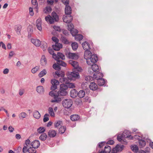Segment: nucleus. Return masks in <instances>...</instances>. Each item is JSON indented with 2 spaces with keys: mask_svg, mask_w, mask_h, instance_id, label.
I'll list each match as a JSON object with an SVG mask.
<instances>
[{
  "mask_svg": "<svg viewBox=\"0 0 153 153\" xmlns=\"http://www.w3.org/2000/svg\"><path fill=\"white\" fill-rule=\"evenodd\" d=\"M69 63L72 65L74 68L72 69V72L68 71L67 73V75L69 77L68 78H79L80 76L78 72H82V70L81 67L79 66L78 62L75 61L70 60Z\"/></svg>",
  "mask_w": 153,
  "mask_h": 153,
  "instance_id": "obj_1",
  "label": "nucleus"
},
{
  "mask_svg": "<svg viewBox=\"0 0 153 153\" xmlns=\"http://www.w3.org/2000/svg\"><path fill=\"white\" fill-rule=\"evenodd\" d=\"M99 71H98L95 72H93L92 74H93V76H87L85 77V80L87 81H91V79H98L102 78L103 76V74L102 73H101Z\"/></svg>",
  "mask_w": 153,
  "mask_h": 153,
  "instance_id": "obj_2",
  "label": "nucleus"
},
{
  "mask_svg": "<svg viewBox=\"0 0 153 153\" xmlns=\"http://www.w3.org/2000/svg\"><path fill=\"white\" fill-rule=\"evenodd\" d=\"M56 91L52 90L49 93V95L52 97H53L54 99L51 100V102L52 103H59L62 100L61 98L59 97V96L57 93H55Z\"/></svg>",
  "mask_w": 153,
  "mask_h": 153,
  "instance_id": "obj_3",
  "label": "nucleus"
},
{
  "mask_svg": "<svg viewBox=\"0 0 153 153\" xmlns=\"http://www.w3.org/2000/svg\"><path fill=\"white\" fill-rule=\"evenodd\" d=\"M67 86L66 85L62 84L60 85L59 90L57 92V94L59 96H66L68 92L67 91Z\"/></svg>",
  "mask_w": 153,
  "mask_h": 153,
  "instance_id": "obj_4",
  "label": "nucleus"
},
{
  "mask_svg": "<svg viewBox=\"0 0 153 153\" xmlns=\"http://www.w3.org/2000/svg\"><path fill=\"white\" fill-rule=\"evenodd\" d=\"M73 101L71 99H67L63 101L62 104L63 107L67 108H69L73 104Z\"/></svg>",
  "mask_w": 153,
  "mask_h": 153,
  "instance_id": "obj_5",
  "label": "nucleus"
},
{
  "mask_svg": "<svg viewBox=\"0 0 153 153\" xmlns=\"http://www.w3.org/2000/svg\"><path fill=\"white\" fill-rule=\"evenodd\" d=\"M51 83L52 85L51 87V89L52 90H55L57 88V86L59 85V82L56 79H53L51 80Z\"/></svg>",
  "mask_w": 153,
  "mask_h": 153,
  "instance_id": "obj_6",
  "label": "nucleus"
},
{
  "mask_svg": "<svg viewBox=\"0 0 153 153\" xmlns=\"http://www.w3.org/2000/svg\"><path fill=\"white\" fill-rule=\"evenodd\" d=\"M66 16H64L62 19L64 22L66 23H70L73 20V17L71 14H66Z\"/></svg>",
  "mask_w": 153,
  "mask_h": 153,
  "instance_id": "obj_7",
  "label": "nucleus"
},
{
  "mask_svg": "<svg viewBox=\"0 0 153 153\" xmlns=\"http://www.w3.org/2000/svg\"><path fill=\"white\" fill-rule=\"evenodd\" d=\"M65 54L66 57L69 59H78L79 57L78 55L75 53H66Z\"/></svg>",
  "mask_w": 153,
  "mask_h": 153,
  "instance_id": "obj_8",
  "label": "nucleus"
},
{
  "mask_svg": "<svg viewBox=\"0 0 153 153\" xmlns=\"http://www.w3.org/2000/svg\"><path fill=\"white\" fill-rule=\"evenodd\" d=\"M122 134L125 138H129L130 140L133 139V137L131 135V132L128 130L125 131Z\"/></svg>",
  "mask_w": 153,
  "mask_h": 153,
  "instance_id": "obj_9",
  "label": "nucleus"
},
{
  "mask_svg": "<svg viewBox=\"0 0 153 153\" xmlns=\"http://www.w3.org/2000/svg\"><path fill=\"white\" fill-rule=\"evenodd\" d=\"M52 48L54 51H58L62 48V45L60 43H55L52 45Z\"/></svg>",
  "mask_w": 153,
  "mask_h": 153,
  "instance_id": "obj_10",
  "label": "nucleus"
},
{
  "mask_svg": "<svg viewBox=\"0 0 153 153\" xmlns=\"http://www.w3.org/2000/svg\"><path fill=\"white\" fill-rule=\"evenodd\" d=\"M117 138L119 142H121L122 143L124 144H127V142L126 141H125V138L124 137L123 135L122 134H121L118 135L117 137Z\"/></svg>",
  "mask_w": 153,
  "mask_h": 153,
  "instance_id": "obj_11",
  "label": "nucleus"
},
{
  "mask_svg": "<svg viewBox=\"0 0 153 153\" xmlns=\"http://www.w3.org/2000/svg\"><path fill=\"white\" fill-rule=\"evenodd\" d=\"M66 75L67 76V77H64V76L61 77L59 79V81L61 82H64L66 84L67 83V82H68V80L69 79V80H74L75 78H72L71 79V78H68V76L67 75V73L66 74Z\"/></svg>",
  "mask_w": 153,
  "mask_h": 153,
  "instance_id": "obj_12",
  "label": "nucleus"
},
{
  "mask_svg": "<svg viewBox=\"0 0 153 153\" xmlns=\"http://www.w3.org/2000/svg\"><path fill=\"white\" fill-rule=\"evenodd\" d=\"M55 59L56 61V63L59 65L63 67H65L66 66L67 64L66 63L63 61L60 60L58 57H57V58H56Z\"/></svg>",
  "mask_w": 153,
  "mask_h": 153,
  "instance_id": "obj_13",
  "label": "nucleus"
},
{
  "mask_svg": "<svg viewBox=\"0 0 153 153\" xmlns=\"http://www.w3.org/2000/svg\"><path fill=\"white\" fill-rule=\"evenodd\" d=\"M56 134V131L53 129L50 130L48 132V135L50 138L55 137Z\"/></svg>",
  "mask_w": 153,
  "mask_h": 153,
  "instance_id": "obj_14",
  "label": "nucleus"
},
{
  "mask_svg": "<svg viewBox=\"0 0 153 153\" xmlns=\"http://www.w3.org/2000/svg\"><path fill=\"white\" fill-rule=\"evenodd\" d=\"M90 61L93 63H96L98 60V57L97 54H93L89 58Z\"/></svg>",
  "mask_w": 153,
  "mask_h": 153,
  "instance_id": "obj_15",
  "label": "nucleus"
},
{
  "mask_svg": "<svg viewBox=\"0 0 153 153\" xmlns=\"http://www.w3.org/2000/svg\"><path fill=\"white\" fill-rule=\"evenodd\" d=\"M31 145L34 148H38L40 145V143L38 140H36L33 141L31 143Z\"/></svg>",
  "mask_w": 153,
  "mask_h": 153,
  "instance_id": "obj_16",
  "label": "nucleus"
},
{
  "mask_svg": "<svg viewBox=\"0 0 153 153\" xmlns=\"http://www.w3.org/2000/svg\"><path fill=\"white\" fill-rule=\"evenodd\" d=\"M89 87L90 89L92 91L96 90L98 87L97 84L94 82H91Z\"/></svg>",
  "mask_w": 153,
  "mask_h": 153,
  "instance_id": "obj_17",
  "label": "nucleus"
},
{
  "mask_svg": "<svg viewBox=\"0 0 153 153\" xmlns=\"http://www.w3.org/2000/svg\"><path fill=\"white\" fill-rule=\"evenodd\" d=\"M77 94L78 92L75 89L71 90L70 92V96L73 98L77 96Z\"/></svg>",
  "mask_w": 153,
  "mask_h": 153,
  "instance_id": "obj_18",
  "label": "nucleus"
},
{
  "mask_svg": "<svg viewBox=\"0 0 153 153\" xmlns=\"http://www.w3.org/2000/svg\"><path fill=\"white\" fill-rule=\"evenodd\" d=\"M45 19L46 21L48 22L50 24H53L55 20L50 15H48L47 16L45 17Z\"/></svg>",
  "mask_w": 153,
  "mask_h": 153,
  "instance_id": "obj_19",
  "label": "nucleus"
},
{
  "mask_svg": "<svg viewBox=\"0 0 153 153\" xmlns=\"http://www.w3.org/2000/svg\"><path fill=\"white\" fill-rule=\"evenodd\" d=\"M96 79L97 80V82L99 85L102 86L104 85L105 82V79L103 78H101Z\"/></svg>",
  "mask_w": 153,
  "mask_h": 153,
  "instance_id": "obj_20",
  "label": "nucleus"
},
{
  "mask_svg": "<svg viewBox=\"0 0 153 153\" xmlns=\"http://www.w3.org/2000/svg\"><path fill=\"white\" fill-rule=\"evenodd\" d=\"M36 91L40 94H42L44 92V89L42 86H38L36 88Z\"/></svg>",
  "mask_w": 153,
  "mask_h": 153,
  "instance_id": "obj_21",
  "label": "nucleus"
},
{
  "mask_svg": "<svg viewBox=\"0 0 153 153\" xmlns=\"http://www.w3.org/2000/svg\"><path fill=\"white\" fill-rule=\"evenodd\" d=\"M31 42L34 44L36 46H39L41 44V41L39 39H31Z\"/></svg>",
  "mask_w": 153,
  "mask_h": 153,
  "instance_id": "obj_22",
  "label": "nucleus"
},
{
  "mask_svg": "<svg viewBox=\"0 0 153 153\" xmlns=\"http://www.w3.org/2000/svg\"><path fill=\"white\" fill-rule=\"evenodd\" d=\"M82 45L83 49L85 50H90V44L86 41H85L82 44Z\"/></svg>",
  "mask_w": 153,
  "mask_h": 153,
  "instance_id": "obj_23",
  "label": "nucleus"
},
{
  "mask_svg": "<svg viewBox=\"0 0 153 153\" xmlns=\"http://www.w3.org/2000/svg\"><path fill=\"white\" fill-rule=\"evenodd\" d=\"M79 116L77 114H73L71 115L70 117L71 120L74 121L78 120L79 119Z\"/></svg>",
  "mask_w": 153,
  "mask_h": 153,
  "instance_id": "obj_24",
  "label": "nucleus"
},
{
  "mask_svg": "<svg viewBox=\"0 0 153 153\" xmlns=\"http://www.w3.org/2000/svg\"><path fill=\"white\" fill-rule=\"evenodd\" d=\"M41 64L42 66L46 65L47 63V59L45 55H42L40 60Z\"/></svg>",
  "mask_w": 153,
  "mask_h": 153,
  "instance_id": "obj_25",
  "label": "nucleus"
},
{
  "mask_svg": "<svg viewBox=\"0 0 153 153\" xmlns=\"http://www.w3.org/2000/svg\"><path fill=\"white\" fill-rule=\"evenodd\" d=\"M75 79L74 80H75ZM71 80H69L68 79V82H67V83L66 84H67L66 86H67V89L68 88H75V87L74 83L70 82Z\"/></svg>",
  "mask_w": 153,
  "mask_h": 153,
  "instance_id": "obj_26",
  "label": "nucleus"
},
{
  "mask_svg": "<svg viewBox=\"0 0 153 153\" xmlns=\"http://www.w3.org/2000/svg\"><path fill=\"white\" fill-rule=\"evenodd\" d=\"M62 122L60 120L55 122L54 123L55 128H59V127L62 126Z\"/></svg>",
  "mask_w": 153,
  "mask_h": 153,
  "instance_id": "obj_27",
  "label": "nucleus"
},
{
  "mask_svg": "<svg viewBox=\"0 0 153 153\" xmlns=\"http://www.w3.org/2000/svg\"><path fill=\"white\" fill-rule=\"evenodd\" d=\"M52 17L54 19L55 22H58L59 20V18L56 13L54 11H53L51 13Z\"/></svg>",
  "mask_w": 153,
  "mask_h": 153,
  "instance_id": "obj_28",
  "label": "nucleus"
},
{
  "mask_svg": "<svg viewBox=\"0 0 153 153\" xmlns=\"http://www.w3.org/2000/svg\"><path fill=\"white\" fill-rule=\"evenodd\" d=\"M71 8L69 6H66L65 8V14H71Z\"/></svg>",
  "mask_w": 153,
  "mask_h": 153,
  "instance_id": "obj_29",
  "label": "nucleus"
},
{
  "mask_svg": "<svg viewBox=\"0 0 153 153\" xmlns=\"http://www.w3.org/2000/svg\"><path fill=\"white\" fill-rule=\"evenodd\" d=\"M92 69L93 71L95 72L98 71H99V69L98 65L95 63H93L91 65Z\"/></svg>",
  "mask_w": 153,
  "mask_h": 153,
  "instance_id": "obj_30",
  "label": "nucleus"
},
{
  "mask_svg": "<svg viewBox=\"0 0 153 153\" xmlns=\"http://www.w3.org/2000/svg\"><path fill=\"white\" fill-rule=\"evenodd\" d=\"M139 143L140 148H142L144 147L146 144V141L142 139L139 140Z\"/></svg>",
  "mask_w": 153,
  "mask_h": 153,
  "instance_id": "obj_31",
  "label": "nucleus"
},
{
  "mask_svg": "<svg viewBox=\"0 0 153 153\" xmlns=\"http://www.w3.org/2000/svg\"><path fill=\"white\" fill-rule=\"evenodd\" d=\"M36 26L37 29L40 31H41L42 30L41 27V20L39 19H37L36 21Z\"/></svg>",
  "mask_w": 153,
  "mask_h": 153,
  "instance_id": "obj_32",
  "label": "nucleus"
},
{
  "mask_svg": "<svg viewBox=\"0 0 153 153\" xmlns=\"http://www.w3.org/2000/svg\"><path fill=\"white\" fill-rule=\"evenodd\" d=\"M85 94V91L83 90H81L78 92L77 96L79 98H82L84 97Z\"/></svg>",
  "mask_w": 153,
  "mask_h": 153,
  "instance_id": "obj_33",
  "label": "nucleus"
},
{
  "mask_svg": "<svg viewBox=\"0 0 153 153\" xmlns=\"http://www.w3.org/2000/svg\"><path fill=\"white\" fill-rule=\"evenodd\" d=\"M22 29V26L21 25H19L15 26V30L16 31L17 34L19 35L20 34V31Z\"/></svg>",
  "mask_w": 153,
  "mask_h": 153,
  "instance_id": "obj_34",
  "label": "nucleus"
},
{
  "mask_svg": "<svg viewBox=\"0 0 153 153\" xmlns=\"http://www.w3.org/2000/svg\"><path fill=\"white\" fill-rule=\"evenodd\" d=\"M48 51L49 53L50 54H52L53 56V57L55 59L56 58H57L58 56H57L56 54L54 53V52L52 49L51 48H49L48 49Z\"/></svg>",
  "mask_w": 153,
  "mask_h": 153,
  "instance_id": "obj_35",
  "label": "nucleus"
},
{
  "mask_svg": "<svg viewBox=\"0 0 153 153\" xmlns=\"http://www.w3.org/2000/svg\"><path fill=\"white\" fill-rule=\"evenodd\" d=\"M33 115L34 117L36 119H39L41 115L39 112L37 111H35L33 113Z\"/></svg>",
  "mask_w": 153,
  "mask_h": 153,
  "instance_id": "obj_36",
  "label": "nucleus"
},
{
  "mask_svg": "<svg viewBox=\"0 0 153 153\" xmlns=\"http://www.w3.org/2000/svg\"><path fill=\"white\" fill-rule=\"evenodd\" d=\"M36 149L33 146L30 147L27 149L26 151L29 152V153H36Z\"/></svg>",
  "mask_w": 153,
  "mask_h": 153,
  "instance_id": "obj_37",
  "label": "nucleus"
},
{
  "mask_svg": "<svg viewBox=\"0 0 153 153\" xmlns=\"http://www.w3.org/2000/svg\"><path fill=\"white\" fill-rule=\"evenodd\" d=\"M66 128L65 126H61L59 128V131L61 134H63L66 130Z\"/></svg>",
  "mask_w": 153,
  "mask_h": 153,
  "instance_id": "obj_38",
  "label": "nucleus"
},
{
  "mask_svg": "<svg viewBox=\"0 0 153 153\" xmlns=\"http://www.w3.org/2000/svg\"><path fill=\"white\" fill-rule=\"evenodd\" d=\"M104 151L105 153H110L111 151V147L108 145L105 146L104 147Z\"/></svg>",
  "mask_w": 153,
  "mask_h": 153,
  "instance_id": "obj_39",
  "label": "nucleus"
},
{
  "mask_svg": "<svg viewBox=\"0 0 153 153\" xmlns=\"http://www.w3.org/2000/svg\"><path fill=\"white\" fill-rule=\"evenodd\" d=\"M131 148L132 150L135 153H137L138 150V146L136 145H131Z\"/></svg>",
  "mask_w": 153,
  "mask_h": 153,
  "instance_id": "obj_40",
  "label": "nucleus"
},
{
  "mask_svg": "<svg viewBox=\"0 0 153 153\" xmlns=\"http://www.w3.org/2000/svg\"><path fill=\"white\" fill-rule=\"evenodd\" d=\"M75 39L76 40L80 41L83 38V36L81 34L76 35L75 36Z\"/></svg>",
  "mask_w": 153,
  "mask_h": 153,
  "instance_id": "obj_41",
  "label": "nucleus"
},
{
  "mask_svg": "<svg viewBox=\"0 0 153 153\" xmlns=\"http://www.w3.org/2000/svg\"><path fill=\"white\" fill-rule=\"evenodd\" d=\"M61 38L62 42L64 44L67 45L69 44V41L65 37L63 36H62Z\"/></svg>",
  "mask_w": 153,
  "mask_h": 153,
  "instance_id": "obj_42",
  "label": "nucleus"
},
{
  "mask_svg": "<svg viewBox=\"0 0 153 153\" xmlns=\"http://www.w3.org/2000/svg\"><path fill=\"white\" fill-rule=\"evenodd\" d=\"M72 48L73 50H76L78 48V44L76 42L72 43L71 45Z\"/></svg>",
  "mask_w": 153,
  "mask_h": 153,
  "instance_id": "obj_43",
  "label": "nucleus"
},
{
  "mask_svg": "<svg viewBox=\"0 0 153 153\" xmlns=\"http://www.w3.org/2000/svg\"><path fill=\"white\" fill-rule=\"evenodd\" d=\"M47 137V135L45 133H43L41 134L39 137V139L40 140L44 141L46 140Z\"/></svg>",
  "mask_w": 153,
  "mask_h": 153,
  "instance_id": "obj_44",
  "label": "nucleus"
},
{
  "mask_svg": "<svg viewBox=\"0 0 153 153\" xmlns=\"http://www.w3.org/2000/svg\"><path fill=\"white\" fill-rule=\"evenodd\" d=\"M69 30L73 36L76 35L78 32L77 30L74 29L73 30Z\"/></svg>",
  "mask_w": 153,
  "mask_h": 153,
  "instance_id": "obj_45",
  "label": "nucleus"
},
{
  "mask_svg": "<svg viewBox=\"0 0 153 153\" xmlns=\"http://www.w3.org/2000/svg\"><path fill=\"white\" fill-rule=\"evenodd\" d=\"M91 53L90 51L89 50H85V52L84 57L88 56V58H89L91 56Z\"/></svg>",
  "mask_w": 153,
  "mask_h": 153,
  "instance_id": "obj_46",
  "label": "nucleus"
},
{
  "mask_svg": "<svg viewBox=\"0 0 153 153\" xmlns=\"http://www.w3.org/2000/svg\"><path fill=\"white\" fill-rule=\"evenodd\" d=\"M52 67L53 69L57 71H59L61 70V67L60 65L56 63L54 64Z\"/></svg>",
  "mask_w": 153,
  "mask_h": 153,
  "instance_id": "obj_47",
  "label": "nucleus"
},
{
  "mask_svg": "<svg viewBox=\"0 0 153 153\" xmlns=\"http://www.w3.org/2000/svg\"><path fill=\"white\" fill-rule=\"evenodd\" d=\"M48 112L50 114L51 116L52 117H54L55 116L54 113L53 112V110L52 107H50L48 108Z\"/></svg>",
  "mask_w": 153,
  "mask_h": 153,
  "instance_id": "obj_48",
  "label": "nucleus"
},
{
  "mask_svg": "<svg viewBox=\"0 0 153 153\" xmlns=\"http://www.w3.org/2000/svg\"><path fill=\"white\" fill-rule=\"evenodd\" d=\"M47 74V72L45 69H43L41 71L39 74V77H41Z\"/></svg>",
  "mask_w": 153,
  "mask_h": 153,
  "instance_id": "obj_49",
  "label": "nucleus"
},
{
  "mask_svg": "<svg viewBox=\"0 0 153 153\" xmlns=\"http://www.w3.org/2000/svg\"><path fill=\"white\" fill-rule=\"evenodd\" d=\"M57 56L59 58H60L62 60H64L65 59V55L59 52H58L57 53Z\"/></svg>",
  "mask_w": 153,
  "mask_h": 153,
  "instance_id": "obj_50",
  "label": "nucleus"
},
{
  "mask_svg": "<svg viewBox=\"0 0 153 153\" xmlns=\"http://www.w3.org/2000/svg\"><path fill=\"white\" fill-rule=\"evenodd\" d=\"M45 129L43 127H40L37 129V131L38 133L40 134L42 133L45 131Z\"/></svg>",
  "mask_w": 153,
  "mask_h": 153,
  "instance_id": "obj_51",
  "label": "nucleus"
},
{
  "mask_svg": "<svg viewBox=\"0 0 153 153\" xmlns=\"http://www.w3.org/2000/svg\"><path fill=\"white\" fill-rule=\"evenodd\" d=\"M49 115L48 114H45L43 118L44 122H46L49 120Z\"/></svg>",
  "mask_w": 153,
  "mask_h": 153,
  "instance_id": "obj_52",
  "label": "nucleus"
},
{
  "mask_svg": "<svg viewBox=\"0 0 153 153\" xmlns=\"http://www.w3.org/2000/svg\"><path fill=\"white\" fill-rule=\"evenodd\" d=\"M124 147L123 145H121V144H118V146L117 147V151L118 152H120L122 151Z\"/></svg>",
  "mask_w": 153,
  "mask_h": 153,
  "instance_id": "obj_53",
  "label": "nucleus"
},
{
  "mask_svg": "<svg viewBox=\"0 0 153 153\" xmlns=\"http://www.w3.org/2000/svg\"><path fill=\"white\" fill-rule=\"evenodd\" d=\"M91 98L88 96L85 97L83 99L84 102H87L89 103L91 102Z\"/></svg>",
  "mask_w": 153,
  "mask_h": 153,
  "instance_id": "obj_54",
  "label": "nucleus"
},
{
  "mask_svg": "<svg viewBox=\"0 0 153 153\" xmlns=\"http://www.w3.org/2000/svg\"><path fill=\"white\" fill-rule=\"evenodd\" d=\"M55 75H57L59 77L64 76L65 74L64 73H60L58 71H56L55 73Z\"/></svg>",
  "mask_w": 153,
  "mask_h": 153,
  "instance_id": "obj_55",
  "label": "nucleus"
},
{
  "mask_svg": "<svg viewBox=\"0 0 153 153\" xmlns=\"http://www.w3.org/2000/svg\"><path fill=\"white\" fill-rule=\"evenodd\" d=\"M118 146V144H117L116 146L113 148L111 151V153H117V147Z\"/></svg>",
  "mask_w": 153,
  "mask_h": 153,
  "instance_id": "obj_56",
  "label": "nucleus"
},
{
  "mask_svg": "<svg viewBox=\"0 0 153 153\" xmlns=\"http://www.w3.org/2000/svg\"><path fill=\"white\" fill-rule=\"evenodd\" d=\"M39 69V67L38 66H36L34 68H33L31 70L32 72L33 73H35Z\"/></svg>",
  "mask_w": 153,
  "mask_h": 153,
  "instance_id": "obj_57",
  "label": "nucleus"
},
{
  "mask_svg": "<svg viewBox=\"0 0 153 153\" xmlns=\"http://www.w3.org/2000/svg\"><path fill=\"white\" fill-rule=\"evenodd\" d=\"M52 40H53V41L55 43H59V39L56 37L55 36H53L52 37Z\"/></svg>",
  "mask_w": 153,
  "mask_h": 153,
  "instance_id": "obj_58",
  "label": "nucleus"
},
{
  "mask_svg": "<svg viewBox=\"0 0 153 153\" xmlns=\"http://www.w3.org/2000/svg\"><path fill=\"white\" fill-rule=\"evenodd\" d=\"M26 116V114L25 112H22L19 115V118H21V117L23 118H25Z\"/></svg>",
  "mask_w": 153,
  "mask_h": 153,
  "instance_id": "obj_59",
  "label": "nucleus"
},
{
  "mask_svg": "<svg viewBox=\"0 0 153 153\" xmlns=\"http://www.w3.org/2000/svg\"><path fill=\"white\" fill-rule=\"evenodd\" d=\"M105 142H101L99 143L98 146L99 148H101L103 146L105 145Z\"/></svg>",
  "mask_w": 153,
  "mask_h": 153,
  "instance_id": "obj_60",
  "label": "nucleus"
},
{
  "mask_svg": "<svg viewBox=\"0 0 153 153\" xmlns=\"http://www.w3.org/2000/svg\"><path fill=\"white\" fill-rule=\"evenodd\" d=\"M62 2L64 5L66 6H68L69 0H62Z\"/></svg>",
  "mask_w": 153,
  "mask_h": 153,
  "instance_id": "obj_61",
  "label": "nucleus"
},
{
  "mask_svg": "<svg viewBox=\"0 0 153 153\" xmlns=\"http://www.w3.org/2000/svg\"><path fill=\"white\" fill-rule=\"evenodd\" d=\"M29 10L30 15L31 16H33L34 15V12L33 8L32 7H30L29 8Z\"/></svg>",
  "mask_w": 153,
  "mask_h": 153,
  "instance_id": "obj_62",
  "label": "nucleus"
},
{
  "mask_svg": "<svg viewBox=\"0 0 153 153\" xmlns=\"http://www.w3.org/2000/svg\"><path fill=\"white\" fill-rule=\"evenodd\" d=\"M25 90L23 89H20L19 91V94L20 96L22 95L24 93Z\"/></svg>",
  "mask_w": 153,
  "mask_h": 153,
  "instance_id": "obj_63",
  "label": "nucleus"
},
{
  "mask_svg": "<svg viewBox=\"0 0 153 153\" xmlns=\"http://www.w3.org/2000/svg\"><path fill=\"white\" fill-rule=\"evenodd\" d=\"M46 11L49 13L51 12L52 10V8L50 6H47L45 7Z\"/></svg>",
  "mask_w": 153,
  "mask_h": 153,
  "instance_id": "obj_64",
  "label": "nucleus"
}]
</instances>
